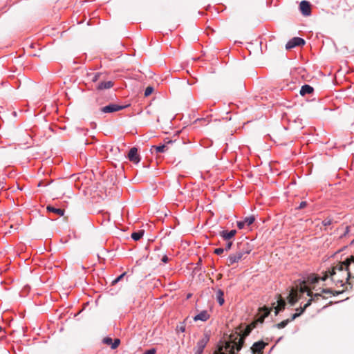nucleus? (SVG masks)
<instances>
[{"instance_id":"1","label":"nucleus","mask_w":354,"mask_h":354,"mask_svg":"<svg viewBox=\"0 0 354 354\" xmlns=\"http://www.w3.org/2000/svg\"><path fill=\"white\" fill-rule=\"evenodd\" d=\"M351 262H353L351 259H346L333 267L331 270H329L330 277L336 285L343 286L345 283L348 282L351 277L348 266Z\"/></svg>"},{"instance_id":"2","label":"nucleus","mask_w":354,"mask_h":354,"mask_svg":"<svg viewBox=\"0 0 354 354\" xmlns=\"http://www.w3.org/2000/svg\"><path fill=\"white\" fill-rule=\"evenodd\" d=\"M254 327V326H247L245 328L243 334L241 335L238 333L236 335V337L233 340V345L232 346L230 345H227L225 351H218L215 352L214 354H236L235 353V350L239 352L241 349L244 344L245 337L249 335Z\"/></svg>"},{"instance_id":"3","label":"nucleus","mask_w":354,"mask_h":354,"mask_svg":"<svg viewBox=\"0 0 354 354\" xmlns=\"http://www.w3.org/2000/svg\"><path fill=\"white\" fill-rule=\"evenodd\" d=\"M252 250L253 245L248 241L238 243L236 252L230 254L227 259V265L232 266L242 259H245V255L250 254Z\"/></svg>"},{"instance_id":"4","label":"nucleus","mask_w":354,"mask_h":354,"mask_svg":"<svg viewBox=\"0 0 354 354\" xmlns=\"http://www.w3.org/2000/svg\"><path fill=\"white\" fill-rule=\"evenodd\" d=\"M210 335L207 332L204 333L203 337L197 342L196 346L194 348V354H202L206 345L209 341Z\"/></svg>"},{"instance_id":"5","label":"nucleus","mask_w":354,"mask_h":354,"mask_svg":"<svg viewBox=\"0 0 354 354\" xmlns=\"http://www.w3.org/2000/svg\"><path fill=\"white\" fill-rule=\"evenodd\" d=\"M129 105H119L116 104H109L105 106H103L100 109V111L103 113H111L116 111H121Z\"/></svg>"},{"instance_id":"6","label":"nucleus","mask_w":354,"mask_h":354,"mask_svg":"<svg viewBox=\"0 0 354 354\" xmlns=\"http://www.w3.org/2000/svg\"><path fill=\"white\" fill-rule=\"evenodd\" d=\"M306 41L304 39L298 37H295L290 39L286 44V48L287 50L292 49L297 46H304Z\"/></svg>"},{"instance_id":"7","label":"nucleus","mask_w":354,"mask_h":354,"mask_svg":"<svg viewBox=\"0 0 354 354\" xmlns=\"http://www.w3.org/2000/svg\"><path fill=\"white\" fill-rule=\"evenodd\" d=\"M299 11L304 16H310L311 15V4L306 0H303L299 3Z\"/></svg>"},{"instance_id":"8","label":"nucleus","mask_w":354,"mask_h":354,"mask_svg":"<svg viewBox=\"0 0 354 354\" xmlns=\"http://www.w3.org/2000/svg\"><path fill=\"white\" fill-rule=\"evenodd\" d=\"M128 159L135 163L138 164L140 161V157L138 153V149L136 147H132L128 153Z\"/></svg>"},{"instance_id":"9","label":"nucleus","mask_w":354,"mask_h":354,"mask_svg":"<svg viewBox=\"0 0 354 354\" xmlns=\"http://www.w3.org/2000/svg\"><path fill=\"white\" fill-rule=\"evenodd\" d=\"M266 345L267 344L265 343L263 341H258L257 342H254L251 348L252 351L254 354H261L263 350L264 349Z\"/></svg>"},{"instance_id":"10","label":"nucleus","mask_w":354,"mask_h":354,"mask_svg":"<svg viewBox=\"0 0 354 354\" xmlns=\"http://www.w3.org/2000/svg\"><path fill=\"white\" fill-rule=\"evenodd\" d=\"M236 234V230H232L230 231L223 230L219 232L220 236L222 237L223 239L225 241L230 240L232 238H233L235 236Z\"/></svg>"},{"instance_id":"11","label":"nucleus","mask_w":354,"mask_h":354,"mask_svg":"<svg viewBox=\"0 0 354 354\" xmlns=\"http://www.w3.org/2000/svg\"><path fill=\"white\" fill-rule=\"evenodd\" d=\"M209 318V315L208 314L207 310H203L198 315L194 317V320L196 321H202L205 322Z\"/></svg>"},{"instance_id":"12","label":"nucleus","mask_w":354,"mask_h":354,"mask_svg":"<svg viewBox=\"0 0 354 354\" xmlns=\"http://www.w3.org/2000/svg\"><path fill=\"white\" fill-rule=\"evenodd\" d=\"M113 82L107 81V82H100L97 85V90H104L109 89L113 86Z\"/></svg>"},{"instance_id":"13","label":"nucleus","mask_w":354,"mask_h":354,"mask_svg":"<svg viewBox=\"0 0 354 354\" xmlns=\"http://www.w3.org/2000/svg\"><path fill=\"white\" fill-rule=\"evenodd\" d=\"M313 91H314V88L313 86H311L310 85H308V84H304L301 86L299 93L301 96H304L306 94L313 93Z\"/></svg>"},{"instance_id":"14","label":"nucleus","mask_w":354,"mask_h":354,"mask_svg":"<svg viewBox=\"0 0 354 354\" xmlns=\"http://www.w3.org/2000/svg\"><path fill=\"white\" fill-rule=\"evenodd\" d=\"M46 210L49 212H53L55 214H57L59 216H64V209H60V208H56L52 205H48L46 207Z\"/></svg>"},{"instance_id":"15","label":"nucleus","mask_w":354,"mask_h":354,"mask_svg":"<svg viewBox=\"0 0 354 354\" xmlns=\"http://www.w3.org/2000/svg\"><path fill=\"white\" fill-rule=\"evenodd\" d=\"M286 304V301L283 299H280L278 300V305L275 308L274 310L275 315H277L279 313V312L284 310Z\"/></svg>"},{"instance_id":"16","label":"nucleus","mask_w":354,"mask_h":354,"mask_svg":"<svg viewBox=\"0 0 354 354\" xmlns=\"http://www.w3.org/2000/svg\"><path fill=\"white\" fill-rule=\"evenodd\" d=\"M216 299L220 306H222L224 304V292L222 290L218 289L216 292Z\"/></svg>"},{"instance_id":"17","label":"nucleus","mask_w":354,"mask_h":354,"mask_svg":"<svg viewBox=\"0 0 354 354\" xmlns=\"http://www.w3.org/2000/svg\"><path fill=\"white\" fill-rule=\"evenodd\" d=\"M288 302L291 306H294L297 301V292L295 293L293 290H291L288 296Z\"/></svg>"},{"instance_id":"18","label":"nucleus","mask_w":354,"mask_h":354,"mask_svg":"<svg viewBox=\"0 0 354 354\" xmlns=\"http://www.w3.org/2000/svg\"><path fill=\"white\" fill-rule=\"evenodd\" d=\"M144 233H145V230H141L133 232L131 234V236L133 240L138 241L143 236Z\"/></svg>"},{"instance_id":"19","label":"nucleus","mask_w":354,"mask_h":354,"mask_svg":"<svg viewBox=\"0 0 354 354\" xmlns=\"http://www.w3.org/2000/svg\"><path fill=\"white\" fill-rule=\"evenodd\" d=\"M320 278L315 274H310L308 277V281L311 284H315L319 282Z\"/></svg>"},{"instance_id":"20","label":"nucleus","mask_w":354,"mask_h":354,"mask_svg":"<svg viewBox=\"0 0 354 354\" xmlns=\"http://www.w3.org/2000/svg\"><path fill=\"white\" fill-rule=\"evenodd\" d=\"M156 153H163L167 149V147L165 145H161L158 146H153Z\"/></svg>"},{"instance_id":"21","label":"nucleus","mask_w":354,"mask_h":354,"mask_svg":"<svg viewBox=\"0 0 354 354\" xmlns=\"http://www.w3.org/2000/svg\"><path fill=\"white\" fill-rule=\"evenodd\" d=\"M288 324H289V321L287 320V319H286L281 322L280 323L273 325V327L279 328V329H281V328H285Z\"/></svg>"},{"instance_id":"22","label":"nucleus","mask_w":354,"mask_h":354,"mask_svg":"<svg viewBox=\"0 0 354 354\" xmlns=\"http://www.w3.org/2000/svg\"><path fill=\"white\" fill-rule=\"evenodd\" d=\"M254 221H255V217L253 215L247 216L243 220L244 223L247 225H250L251 224H252L254 222Z\"/></svg>"},{"instance_id":"23","label":"nucleus","mask_w":354,"mask_h":354,"mask_svg":"<svg viewBox=\"0 0 354 354\" xmlns=\"http://www.w3.org/2000/svg\"><path fill=\"white\" fill-rule=\"evenodd\" d=\"M263 311H264L263 315L260 317L257 320L261 324H262L264 322V319L269 315L270 312V310L266 308H264Z\"/></svg>"},{"instance_id":"24","label":"nucleus","mask_w":354,"mask_h":354,"mask_svg":"<svg viewBox=\"0 0 354 354\" xmlns=\"http://www.w3.org/2000/svg\"><path fill=\"white\" fill-rule=\"evenodd\" d=\"M307 295L313 298L314 301L319 299L320 297H322V293H313L311 291L307 292Z\"/></svg>"},{"instance_id":"25","label":"nucleus","mask_w":354,"mask_h":354,"mask_svg":"<svg viewBox=\"0 0 354 354\" xmlns=\"http://www.w3.org/2000/svg\"><path fill=\"white\" fill-rule=\"evenodd\" d=\"M154 88L153 86H149L145 88V96L148 97L149 96L153 91Z\"/></svg>"},{"instance_id":"26","label":"nucleus","mask_w":354,"mask_h":354,"mask_svg":"<svg viewBox=\"0 0 354 354\" xmlns=\"http://www.w3.org/2000/svg\"><path fill=\"white\" fill-rule=\"evenodd\" d=\"M91 75H92V77H91L92 82H95L100 79V76L102 75V73L97 72V73H93Z\"/></svg>"},{"instance_id":"27","label":"nucleus","mask_w":354,"mask_h":354,"mask_svg":"<svg viewBox=\"0 0 354 354\" xmlns=\"http://www.w3.org/2000/svg\"><path fill=\"white\" fill-rule=\"evenodd\" d=\"M125 274H126V272H123L122 274H121L120 275L117 277L115 279H113L112 281L111 285L113 286V285L116 284L117 283H118L124 277Z\"/></svg>"},{"instance_id":"28","label":"nucleus","mask_w":354,"mask_h":354,"mask_svg":"<svg viewBox=\"0 0 354 354\" xmlns=\"http://www.w3.org/2000/svg\"><path fill=\"white\" fill-rule=\"evenodd\" d=\"M302 313H304V312H299V313H294L292 315L291 317L290 318H288L287 319V320L289 321V323L292 322L293 320H295L296 318L299 317Z\"/></svg>"},{"instance_id":"29","label":"nucleus","mask_w":354,"mask_h":354,"mask_svg":"<svg viewBox=\"0 0 354 354\" xmlns=\"http://www.w3.org/2000/svg\"><path fill=\"white\" fill-rule=\"evenodd\" d=\"M176 330L178 332L184 333L185 331V322H181L180 325L177 326Z\"/></svg>"},{"instance_id":"30","label":"nucleus","mask_w":354,"mask_h":354,"mask_svg":"<svg viewBox=\"0 0 354 354\" xmlns=\"http://www.w3.org/2000/svg\"><path fill=\"white\" fill-rule=\"evenodd\" d=\"M120 344V340L118 338H115L114 341L112 343V345L111 346V349H115L118 347V346Z\"/></svg>"},{"instance_id":"31","label":"nucleus","mask_w":354,"mask_h":354,"mask_svg":"<svg viewBox=\"0 0 354 354\" xmlns=\"http://www.w3.org/2000/svg\"><path fill=\"white\" fill-rule=\"evenodd\" d=\"M332 223H333V218L328 217L322 221V225L324 226H329L332 224Z\"/></svg>"},{"instance_id":"32","label":"nucleus","mask_w":354,"mask_h":354,"mask_svg":"<svg viewBox=\"0 0 354 354\" xmlns=\"http://www.w3.org/2000/svg\"><path fill=\"white\" fill-rule=\"evenodd\" d=\"M314 301L313 298H310L308 300L307 303L304 306V307L301 308V312H304L306 309L310 306L312 304V302Z\"/></svg>"},{"instance_id":"33","label":"nucleus","mask_w":354,"mask_h":354,"mask_svg":"<svg viewBox=\"0 0 354 354\" xmlns=\"http://www.w3.org/2000/svg\"><path fill=\"white\" fill-rule=\"evenodd\" d=\"M102 343L111 346L113 343V339L111 337H106L102 339Z\"/></svg>"},{"instance_id":"34","label":"nucleus","mask_w":354,"mask_h":354,"mask_svg":"<svg viewBox=\"0 0 354 354\" xmlns=\"http://www.w3.org/2000/svg\"><path fill=\"white\" fill-rule=\"evenodd\" d=\"M224 251H225L224 248H218L214 250V253L218 255H220V254H223Z\"/></svg>"},{"instance_id":"35","label":"nucleus","mask_w":354,"mask_h":354,"mask_svg":"<svg viewBox=\"0 0 354 354\" xmlns=\"http://www.w3.org/2000/svg\"><path fill=\"white\" fill-rule=\"evenodd\" d=\"M321 293L332 294L333 293V290L330 288H323L321 291Z\"/></svg>"},{"instance_id":"36","label":"nucleus","mask_w":354,"mask_h":354,"mask_svg":"<svg viewBox=\"0 0 354 354\" xmlns=\"http://www.w3.org/2000/svg\"><path fill=\"white\" fill-rule=\"evenodd\" d=\"M156 350L154 348L145 351L143 354H156Z\"/></svg>"},{"instance_id":"37","label":"nucleus","mask_w":354,"mask_h":354,"mask_svg":"<svg viewBox=\"0 0 354 354\" xmlns=\"http://www.w3.org/2000/svg\"><path fill=\"white\" fill-rule=\"evenodd\" d=\"M245 226V223L243 221H240L237 222V227L239 229H243Z\"/></svg>"},{"instance_id":"38","label":"nucleus","mask_w":354,"mask_h":354,"mask_svg":"<svg viewBox=\"0 0 354 354\" xmlns=\"http://www.w3.org/2000/svg\"><path fill=\"white\" fill-rule=\"evenodd\" d=\"M307 205H308V203L306 201H301L297 209H301L304 208L305 207H306Z\"/></svg>"},{"instance_id":"39","label":"nucleus","mask_w":354,"mask_h":354,"mask_svg":"<svg viewBox=\"0 0 354 354\" xmlns=\"http://www.w3.org/2000/svg\"><path fill=\"white\" fill-rule=\"evenodd\" d=\"M232 241H228L226 244H225V247L224 248V250L225 251H228L231 249L232 248Z\"/></svg>"},{"instance_id":"40","label":"nucleus","mask_w":354,"mask_h":354,"mask_svg":"<svg viewBox=\"0 0 354 354\" xmlns=\"http://www.w3.org/2000/svg\"><path fill=\"white\" fill-rule=\"evenodd\" d=\"M161 261H162L163 263H167V262H168V261H169V259H168V257H167V255H165V256H163V257H162V258Z\"/></svg>"},{"instance_id":"41","label":"nucleus","mask_w":354,"mask_h":354,"mask_svg":"<svg viewBox=\"0 0 354 354\" xmlns=\"http://www.w3.org/2000/svg\"><path fill=\"white\" fill-rule=\"evenodd\" d=\"M344 290H342V291H334L333 290V293H332L333 295H339L342 293L344 292Z\"/></svg>"},{"instance_id":"42","label":"nucleus","mask_w":354,"mask_h":354,"mask_svg":"<svg viewBox=\"0 0 354 354\" xmlns=\"http://www.w3.org/2000/svg\"><path fill=\"white\" fill-rule=\"evenodd\" d=\"M328 273H330V272H328ZM328 277H330V274H327V273H326V274H325V275H324V276L321 279H322V281H326V279H327Z\"/></svg>"},{"instance_id":"43","label":"nucleus","mask_w":354,"mask_h":354,"mask_svg":"<svg viewBox=\"0 0 354 354\" xmlns=\"http://www.w3.org/2000/svg\"><path fill=\"white\" fill-rule=\"evenodd\" d=\"M300 292L301 293H304L305 292H308V291L306 290V288L304 286V287L300 288Z\"/></svg>"},{"instance_id":"44","label":"nucleus","mask_w":354,"mask_h":354,"mask_svg":"<svg viewBox=\"0 0 354 354\" xmlns=\"http://www.w3.org/2000/svg\"><path fill=\"white\" fill-rule=\"evenodd\" d=\"M349 232V227L348 226H346V230H345V232L344 233V236H346V234H348Z\"/></svg>"},{"instance_id":"45","label":"nucleus","mask_w":354,"mask_h":354,"mask_svg":"<svg viewBox=\"0 0 354 354\" xmlns=\"http://www.w3.org/2000/svg\"><path fill=\"white\" fill-rule=\"evenodd\" d=\"M165 142L167 144L173 142V141L171 140H169V138H166L165 140Z\"/></svg>"},{"instance_id":"46","label":"nucleus","mask_w":354,"mask_h":354,"mask_svg":"<svg viewBox=\"0 0 354 354\" xmlns=\"http://www.w3.org/2000/svg\"><path fill=\"white\" fill-rule=\"evenodd\" d=\"M283 339V337H280L276 342V343L279 342Z\"/></svg>"},{"instance_id":"47","label":"nucleus","mask_w":354,"mask_h":354,"mask_svg":"<svg viewBox=\"0 0 354 354\" xmlns=\"http://www.w3.org/2000/svg\"><path fill=\"white\" fill-rule=\"evenodd\" d=\"M198 120L201 121V120H205L203 118H201V119H197L196 120V121H198Z\"/></svg>"},{"instance_id":"48","label":"nucleus","mask_w":354,"mask_h":354,"mask_svg":"<svg viewBox=\"0 0 354 354\" xmlns=\"http://www.w3.org/2000/svg\"><path fill=\"white\" fill-rule=\"evenodd\" d=\"M352 261L354 263V256L351 257Z\"/></svg>"},{"instance_id":"49","label":"nucleus","mask_w":354,"mask_h":354,"mask_svg":"<svg viewBox=\"0 0 354 354\" xmlns=\"http://www.w3.org/2000/svg\"><path fill=\"white\" fill-rule=\"evenodd\" d=\"M296 310H297V311H298V310H299V312H301V308H300L299 309V308H297V309H296Z\"/></svg>"},{"instance_id":"50","label":"nucleus","mask_w":354,"mask_h":354,"mask_svg":"<svg viewBox=\"0 0 354 354\" xmlns=\"http://www.w3.org/2000/svg\"><path fill=\"white\" fill-rule=\"evenodd\" d=\"M354 243V239L351 241V245H353Z\"/></svg>"}]
</instances>
